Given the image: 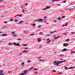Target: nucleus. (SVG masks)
I'll return each mask as SVG.
<instances>
[{
	"label": "nucleus",
	"instance_id": "62",
	"mask_svg": "<svg viewBox=\"0 0 75 75\" xmlns=\"http://www.w3.org/2000/svg\"><path fill=\"white\" fill-rule=\"evenodd\" d=\"M35 21V22H36L37 21V20H35V21Z\"/></svg>",
	"mask_w": 75,
	"mask_h": 75
},
{
	"label": "nucleus",
	"instance_id": "63",
	"mask_svg": "<svg viewBox=\"0 0 75 75\" xmlns=\"http://www.w3.org/2000/svg\"><path fill=\"white\" fill-rule=\"evenodd\" d=\"M60 6V4H59L58 5V6Z\"/></svg>",
	"mask_w": 75,
	"mask_h": 75
},
{
	"label": "nucleus",
	"instance_id": "22",
	"mask_svg": "<svg viewBox=\"0 0 75 75\" xmlns=\"http://www.w3.org/2000/svg\"><path fill=\"white\" fill-rule=\"evenodd\" d=\"M44 21H46V17H44Z\"/></svg>",
	"mask_w": 75,
	"mask_h": 75
},
{
	"label": "nucleus",
	"instance_id": "26",
	"mask_svg": "<svg viewBox=\"0 0 75 75\" xmlns=\"http://www.w3.org/2000/svg\"><path fill=\"white\" fill-rule=\"evenodd\" d=\"M57 20H61V19L60 18H57Z\"/></svg>",
	"mask_w": 75,
	"mask_h": 75
},
{
	"label": "nucleus",
	"instance_id": "11",
	"mask_svg": "<svg viewBox=\"0 0 75 75\" xmlns=\"http://www.w3.org/2000/svg\"><path fill=\"white\" fill-rule=\"evenodd\" d=\"M28 52V51H23L22 52V53H27Z\"/></svg>",
	"mask_w": 75,
	"mask_h": 75
},
{
	"label": "nucleus",
	"instance_id": "9",
	"mask_svg": "<svg viewBox=\"0 0 75 75\" xmlns=\"http://www.w3.org/2000/svg\"><path fill=\"white\" fill-rule=\"evenodd\" d=\"M59 56L61 57H63L64 56V55L63 54H60L59 55Z\"/></svg>",
	"mask_w": 75,
	"mask_h": 75
},
{
	"label": "nucleus",
	"instance_id": "43",
	"mask_svg": "<svg viewBox=\"0 0 75 75\" xmlns=\"http://www.w3.org/2000/svg\"><path fill=\"white\" fill-rule=\"evenodd\" d=\"M39 61H40L42 62V61H44V60H41L40 59V60H39Z\"/></svg>",
	"mask_w": 75,
	"mask_h": 75
},
{
	"label": "nucleus",
	"instance_id": "37",
	"mask_svg": "<svg viewBox=\"0 0 75 75\" xmlns=\"http://www.w3.org/2000/svg\"><path fill=\"white\" fill-rule=\"evenodd\" d=\"M13 45V44H11V43H9V45Z\"/></svg>",
	"mask_w": 75,
	"mask_h": 75
},
{
	"label": "nucleus",
	"instance_id": "36",
	"mask_svg": "<svg viewBox=\"0 0 75 75\" xmlns=\"http://www.w3.org/2000/svg\"><path fill=\"white\" fill-rule=\"evenodd\" d=\"M23 45L24 46H26L27 45V44H24Z\"/></svg>",
	"mask_w": 75,
	"mask_h": 75
},
{
	"label": "nucleus",
	"instance_id": "28",
	"mask_svg": "<svg viewBox=\"0 0 75 75\" xmlns=\"http://www.w3.org/2000/svg\"><path fill=\"white\" fill-rule=\"evenodd\" d=\"M17 21H18V20L16 19H15L14 20V21H15V22H17Z\"/></svg>",
	"mask_w": 75,
	"mask_h": 75
},
{
	"label": "nucleus",
	"instance_id": "7",
	"mask_svg": "<svg viewBox=\"0 0 75 75\" xmlns=\"http://www.w3.org/2000/svg\"><path fill=\"white\" fill-rule=\"evenodd\" d=\"M51 1H52V2H53L54 1H59V0H51Z\"/></svg>",
	"mask_w": 75,
	"mask_h": 75
},
{
	"label": "nucleus",
	"instance_id": "53",
	"mask_svg": "<svg viewBox=\"0 0 75 75\" xmlns=\"http://www.w3.org/2000/svg\"><path fill=\"white\" fill-rule=\"evenodd\" d=\"M8 73H11V71H8Z\"/></svg>",
	"mask_w": 75,
	"mask_h": 75
},
{
	"label": "nucleus",
	"instance_id": "60",
	"mask_svg": "<svg viewBox=\"0 0 75 75\" xmlns=\"http://www.w3.org/2000/svg\"><path fill=\"white\" fill-rule=\"evenodd\" d=\"M7 22H5L4 23H7Z\"/></svg>",
	"mask_w": 75,
	"mask_h": 75
},
{
	"label": "nucleus",
	"instance_id": "40",
	"mask_svg": "<svg viewBox=\"0 0 75 75\" xmlns=\"http://www.w3.org/2000/svg\"><path fill=\"white\" fill-rule=\"evenodd\" d=\"M17 44L15 42H13V44L14 45H16Z\"/></svg>",
	"mask_w": 75,
	"mask_h": 75
},
{
	"label": "nucleus",
	"instance_id": "32",
	"mask_svg": "<svg viewBox=\"0 0 75 75\" xmlns=\"http://www.w3.org/2000/svg\"><path fill=\"white\" fill-rule=\"evenodd\" d=\"M63 35H66V33H65V34H64V33H63Z\"/></svg>",
	"mask_w": 75,
	"mask_h": 75
},
{
	"label": "nucleus",
	"instance_id": "8",
	"mask_svg": "<svg viewBox=\"0 0 75 75\" xmlns=\"http://www.w3.org/2000/svg\"><path fill=\"white\" fill-rule=\"evenodd\" d=\"M7 35V34H3L2 35V36H3L4 37L6 36Z\"/></svg>",
	"mask_w": 75,
	"mask_h": 75
},
{
	"label": "nucleus",
	"instance_id": "21",
	"mask_svg": "<svg viewBox=\"0 0 75 75\" xmlns=\"http://www.w3.org/2000/svg\"><path fill=\"white\" fill-rule=\"evenodd\" d=\"M33 69V67H31V68H30V69H28L27 71H30L31 70V69Z\"/></svg>",
	"mask_w": 75,
	"mask_h": 75
},
{
	"label": "nucleus",
	"instance_id": "44",
	"mask_svg": "<svg viewBox=\"0 0 75 75\" xmlns=\"http://www.w3.org/2000/svg\"><path fill=\"white\" fill-rule=\"evenodd\" d=\"M40 35H42V32H40Z\"/></svg>",
	"mask_w": 75,
	"mask_h": 75
},
{
	"label": "nucleus",
	"instance_id": "61",
	"mask_svg": "<svg viewBox=\"0 0 75 75\" xmlns=\"http://www.w3.org/2000/svg\"><path fill=\"white\" fill-rule=\"evenodd\" d=\"M41 58V57H38V59H40V58Z\"/></svg>",
	"mask_w": 75,
	"mask_h": 75
},
{
	"label": "nucleus",
	"instance_id": "19",
	"mask_svg": "<svg viewBox=\"0 0 75 75\" xmlns=\"http://www.w3.org/2000/svg\"><path fill=\"white\" fill-rule=\"evenodd\" d=\"M71 34H75V32H71Z\"/></svg>",
	"mask_w": 75,
	"mask_h": 75
},
{
	"label": "nucleus",
	"instance_id": "41",
	"mask_svg": "<svg viewBox=\"0 0 75 75\" xmlns=\"http://www.w3.org/2000/svg\"><path fill=\"white\" fill-rule=\"evenodd\" d=\"M66 2H67V1H63V3H66Z\"/></svg>",
	"mask_w": 75,
	"mask_h": 75
},
{
	"label": "nucleus",
	"instance_id": "31",
	"mask_svg": "<svg viewBox=\"0 0 75 75\" xmlns=\"http://www.w3.org/2000/svg\"><path fill=\"white\" fill-rule=\"evenodd\" d=\"M73 8H71L70 9H69V11H71V10H72L73 9Z\"/></svg>",
	"mask_w": 75,
	"mask_h": 75
},
{
	"label": "nucleus",
	"instance_id": "3",
	"mask_svg": "<svg viewBox=\"0 0 75 75\" xmlns=\"http://www.w3.org/2000/svg\"><path fill=\"white\" fill-rule=\"evenodd\" d=\"M59 37L60 36H56V35H55L54 37V39H57L59 38Z\"/></svg>",
	"mask_w": 75,
	"mask_h": 75
},
{
	"label": "nucleus",
	"instance_id": "17",
	"mask_svg": "<svg viewBox=\"0 0 75 75\" xmlns=\"http://www.w3.org/2000/svg\"><path fill=\"white\" fill-rule=\"evenodd\" d=\"M70 41V39H67L66 40V42H67V41Z\"/></svg>",
	"mask_w": 75,
	"mask_h": 75
},
{
	"label": "nucleus",
	"instance_id": "42",
	"mask_svg": "<svg viewBox=\"0 0 75 75\" xmlns=\"http://www.w3.org/2000/svg\"><path fill=\"white\" fill-rule=\"evenodd\" d=\"M18 16L20 17H22V15H18Z\"/></svg>",
	"mask_w": 75,
	"mask_h": 75
},
{
	"label": "nucleus",
	"instance_id": "12",
	"mask_svg": "<svg viewBox=\"0 0 75 75\" xmlns=\"http://www.w3.org/2000/svg\"><path fill=\"white\" fill-rule=\"evenodd\" d=\"M75 68V66L74 67H69V69H73Z\"/></svg>",
	"mask_w": 75,
	"mask_h": 75
},
{
	"label": "nucleus",
	"instance_id": "30",
	"mask_svg": "<svg viewBox=\"0 0 75 75\" xmlns=\"http://www.w3.org/2000/svg\"><path fill=\"white\" fill-rule=\"evenodd\" d=\"M24 64V63L22 62V66H23V65Z\"/></svg>",
	"mask_w": 75,
	"mask_h": 75
},
{
	"label": "nucleus",
	"instance_id": "46",
	"mask_svg": "<svg viewBox=\"0 0 75 75\" xmlns=\"http://www.w3.org/2000/svg\"><path fill=\"white\" fill-rule=\"evenodd\" d=\"M35 74H38V72H37V71H35Z\"/></svg>",
	"mask_w": 75,
	"mask_h": 75
},
{
	"label": "nucleus",
	"instance_id": "16",
	"mask_svg": "<svg viewBox=\"0 0 75 75\" xmlns=\"http://www.w3.org/2000/svg\"><path fill=\"white\" fill-rule=\"evenodd\" d=\"M23 22V21H21L20 22H19L18 23V24H20V23H22Z\"/></svg>",
	"mask_w": 75,
	"mask_h": 75
},
{
	"label": "nucleus",
	"instance_id": "4",
	"mask_svg": "<svg viewBox=\"0 0 75 75\" xmlns=\"http://www.w3.org/2000/svg\"><path fill=\"white\" fill-rule=\"evenodd\" d=\"M3 71L2 70H1L0 71V75H4V74L3 73Z\"/></svg>",
	"mask_w": 75,
	"mask_h": 75
},
{
	"label": "nucleus",
	"instance_id": "45",
	"mask_svg": "<svg viewBox=\"0 0 75 75\" xmlns=\"http://www.w3.org/2000/svg\"><path fill=\"white\" fill-rule=\"evenodd\" d=\"M56 72V71L55 70H53L52 71V72Z\"/></svg>",
	"mask_w": 75,
	"mask_h": 75
},
{
	"label": "nucleus",
	"instance_id": "47",
	"mask_svg": "<svg viewBox=\"0 0 75 75\" xmlns=\"http://www.w3.org/2000/svg\"><path fill=\"white\" fill-rule=\"evenodd\" d=\"M68 24V23H67L66 24H65V25L66 26H67Z\"/></svg>",
	"mask_w": 75,
	"mask_h": 75
},
{
	"label": "nucleus",
	"instance_id": "64",
	"mask_svg": "<svg viewBox=\"0 0 75 75\" xmlns=\"http://www.w3.org/2000/svg\"><path fill=\"white\" fill-rule=\"evenodd\" d=\"M64 26H65V25H63V27H64Z\"/></svg>",
	"mask_w": 75,
	"mask_h": 75
},
{
	"label": "nucleus",
	"instance_id": "34",
	"mask_svg": "<svg viewBox=\"0 0 75 75\" xmlns=\"http://www.w3.org/2000/svg\"><path fill=\"white\" fill-rule=\"evenodd\" d=\"M67 69V67H65V70H67V69Z\"/></svg>",
	"mask_w": 75,
	"mask_h": 75
},
{
	"label": "nucleus",
	"instance_id": "33",
	"mask_svg": "<svg viewBox=\"0 0 75 75\" xmlns=\"http://www.w3.org/2000/svg\"><path fill=\"white\" fill-rule=\"evenodd\" d=\"M72 53H75V52L74 51H72V52H71V54H72Z\"/></svg>",
	"mask_w": 75,
	"mask_h": 75
},
{
	"label": "nucleus",
	"instance_id": "51",
	"mask_svg": "<svg viewBox=\"0 0 75 75\" xmlns=\"http://www.w3.org/2000/svg\"><path fill=\"white\" fill-rule=\"evenodd\" d=\"M58 74H62V73H58Z\"/></svg>",
	"mask_w": 75,
	"mask_h": 75
},
{
	"label": "nucleus",
	"instance_id": "10",
	"mask_svg": "<svg viewBox=\"0 0 75 75\" xmlns=\"http://www.w3.org/2000/svg\"><path fill=\"white\" fill-rule=\"evenodd\" d=\"M41 39H40V38H38V42H40L41 41Z\"/></svg>",
	"mask_w": 75,
	"mask_h": 75
},
{
	"label": "nucleus",
	"instance_id": "38",
	"mask_svg": "<svg viewBox=\"0 0 75 75\" xmlns=\"http://www.w3.org/2000/svg\"><path fill=\"white\" fill-rule=\"evenodd\" d=\"M41 27V25H39L38 26V28H40Z\"/></svg>",
	"mask_w": 75,
	"mask_h": 75
},
{
	"label": "nucleus",
	"instance_id": "52",
	"mask_svg": "<svg viewBox=\"0 0 75 75\" xmlns=\"http://www.w3.org/2000/svg\"><path fill=\"white\" fill-rule=\"evenodd\" d=\"M38 69H34V70H35V71L37 70Z\"/></svg>",
	"mask_w": 75,
	"mask_h": 75
},
{
	"label": "nucleus",
	"instance_id": "13",
	"mask_svg": "<svg viewBox=\"0 0 75 75\" xmlns=\"http://www.w3.org/2000/svg\"><path fill=\"white\" fill-rule=\"evenodd\" d=\"M66 51H67V49L64 48V49H63V52H65Z\"/></svg>",
	"mask_w": 75,
	"mask_h": 75
},
{
	"label": "nucleus",
	"instance_id": "55",
	"mask_svg": "<svg viewBox=\"0 0 75 75\" xmlns=\"http://www.w3.org/2000/svg\"><path fill=\"white\" fill-rule=\"evenodd\" d=\"M10 21H13V19H10Z\"/></svg>",
	"mask_w": 75,
	"mask_h": 75
},
{
	"label": "nucleus",
	"instance_id": "6",
	"mask_svg": "<svg viewBox=\"0 0 75 75\" xmlns=\"http://www.w3.org/2000/svg\"><path fill=\"white\" fill-rule=\"evenodd\" d=\"M68 45V43H64L63 44V46H67Z\"/></svg>",
	"mask_w": 75,
	"mask_h": 75
},
{
	"label": "nucleus",
	"instance_id": "1",
	"mask_svg": "<svg viewBox=\"0 0 75 75\" xmlns=\"http://www.w3.org/2000/svg\"><path fill=\"white\" fill-rule=\"evenodd\" d=\"M65 62V60L62 61H61V62H60V61L56 62V61H55L54 62V65H55L57 66H58L59 64L62 63L63 62Z\"/></svg>",
	"mask_w": 75,
	"mask_h": 75
},
{
	"label": "nucleus",
	"instance_id": "49",
	"mask_svg": "<svg viewBox=\"0 0 75 75\" xmlns=\"http://www.w3.org/2000/svg\"><path fill=\"white\" fill-rule=\"evenodd\" d=\"M46 9V8H42V10H45Z\"/></svg>",
	"mask_w": 75,
	"mask_h": 75
},
{
	"label": "nucleus",
	"instance_id": "50",
	"mask_svg": "<svg viewBox=\"0 0 75 75\" xmlns=\"http://www.w3.org/2000/svg\"><path fill=\"white\" fill-rule=\"evenodd\" d=\"M25 49L27 50V49H28V48H25Z\"/></svg>",
	"mask_w": 75,
	"mask_h": 75
},
{
	"label": "nucleus",
	"instance_id": "59",
	"mask_svg": "<svg viewBox=\"0 0 75 75\" xmlns=\"http://www.w3.org/2000/svg\"><path fill=\"white\" fill-rule=\"evenodd\" d=\"M17 16H18V15H17L15 16V17H17Z\"/></svg>",
	"mask_w": 75,
	"mask_h": 75
},
{
	"label": "nucleus",
	"instance_id": "48",
	"mask_svg": "<svg viewBox=\"0 0 75 75\" xmlns=\"http://www.w3.org/2000/svg\"><path fill=\"white\" fill-rule=\"evenodd\" d=\"M17 36V35H13V37H15V36Z\"/></svg>",
	"mask_w": 75,
	"mask_h": 75
},
{
	"label": "nucleus",
	"instance_id": "14",
	"mask_svg": "<svg viewBox=\"0 0 75 75\" xmlns=\"http://www.w3.org/2000/svg\"><path fill=\"white\" fill-rule=\"evenodd\" d=\"M21 12L23 13H24L25 12V10L24 9H23L21 11Z\"/></svg>",
	"mask_w": 75,
	"mask_h": 75
},
{
	"label": "nucleus",
	"instance_id": "56",
	"mask_svg": "<svg viewBox=\"0 0 75 75\" xmlns=\"http://www.w3.org/2000/svg\"><path fill=\"white\" fill-rule=\"evenodd\" d=\"M41 45H40L39 46V48H41Z\"/></svg>",
	"mask_w": 75,
	"mask_h": 75
},
{
	"label": "nucleus",
	"instance_id": "20",
	"mask_svg": "<svg viewBox=\"0 0 75 75\" xmlns=\"http://www.w3.org/2000/svg\"><path fill=\"white\" fill-rule=\"evenodd\" d=\"M34 35V34H30V35H29L30 36H32L33 35Z\"/></svg>",
	"mask_w": 75,
	"mask_h": 75
},
{
	"label": "nucleus",
	"instance_id": "54",
	"mask_svg": "<svg viewBox=\"0 0 75 75\" xmlns=\"http://www.w3.org/2000/svg\"><path fill=\"white\" fill-rule=\"evenodd\" d=\"M50 41L49 42H47V43L48 44V43H50Z\"/></svg>",
	"mask_w": 75,
	"mask_h": 75
},
{
	"label": "nucleus",
	"instance_id": "18",
	"mask_svg": "<svg viewBox=\"0 0 75 75\" xmlns=\"http://www.w3.org/2000/svg\"><path fill=\"white\" fill-rule=\"evenodd\" d=\"M50 8V6H47V7L46 8H45L46 9H47L49 8Z\"/></svg>",
	"mask_w": 75,
	"mask_h": 75
},
{
	"label": "nucleus",
	"instance_id": "25",
	"mask_svg": "<svg viewBox=\"0 0 75 75\" xmlns=\"http://www.w3.org/2000/svg\"><path fill=\"white\" fill-rule=\"evenodd\" d=\"M12 35L14 34H15V32H12Z\"/></svg>",
	"mask_w": 75,
	"mask_h": 75
},
{
	"label": "nucleus",
	"instance_id": "2",
	"mask_svg": "<svg viewBox=\"0 0 75 75\" xmlns=\"http://www.w3.org/2000/svg\"><path fill=\"white\" fill-rule=\"evenodd\" d=\"M27 71L25 70L23 71V73H22L21 74H19V75H23L25 74H27Z\"/></svg>",
	"mask_w": 75,
	"mask_h": 75
},
{
	"label": "nucleus",
	"instance_id": "15",
	"mask_svg": "<svg viewBox=\"0 0 75 75\" xmlns=\"http://www.w3.org/2000/svg\"><path fill=\"white\" fill-rule=\"evenodd\" d=\"M15 45L16 46H19L20 45V44L19 43H18L17 44H16Z\"/></svg>",
	"mask_w": 75,
	"mask_h": 75
},
{
	"label": "nucleus",
	"instance_id": "27",
	"mask_svg": "<svg viewBox=\"0 0 75 75\" xmlns=\"http://www.w3.org/2000/svg\"><path fill=\"white\" fill-rule=\"evenodd\" d=\"M35 25V23H33V26L34 27Z\"/></svg>",
	"mask_w": 75,
	"mask_h": 75
},
{
	"label": "nucleus",
	"instance_id": "23",
	"mask_svg": "<svg viewBox=\"0 0 75 75\" xmlns=\"http://www.w3.org/2000/svg\"><path fill=\"white\" fill-rule=\"evenodd\" d=\"M65 18V16H62L61 18Z\"/></svg>",
	"mask_w": 75,
	"mask_h": 75
},
{
	"label": "nucleus",
	"instance_id": "58",
	"mask_svg": "<svg viewBox=\"0 0 75 75\" xmlns=\"http://www.w3.org/2000/svg\"><path fill=\"white\" fill-rule=\"evenodd\" d=\"M54 32H51V33H54Z\"/></svg>",
	"mask_w": 75,
	"mask_h": 75
},
{
	"label": "nucleus",
	"instance_id": "35",
	"mask_svg": "<svg viewBox=\"0 0 75 75\" xmlns=\"http://www.w3.org/2000/svg\"><path fill=\"white\" fill-rule=\"evenodd\" d=\"M27 62L30 63V61L29 60H27Z\"/></svg>",
	"mask_w": 75,
	"mask_h": 75
},
{
	"label": "nucleus",
	"instance_id": "29",
	"mask_svg": "<svg viewBox=\"0 0 75 75\" xmlns=\"http://www.w3.org/2000/svg\"><path fill=\"white\" fill-rule=\"evenodd\" d=\"M17 40L18 41H20L21 40V39H20V38H18L17 39Z\"/></svg>",
	"mask_w": 75,
	"mask_h": 75
},
{
	"label": "nucleus",
	"instance_id": "39",
	"mask_svg": "<svg viewBox=\"0 0 75 75\" xmlns=\"http://www.w3.org/2000/svg\"><path fill=\"white\" fill-rule=\"evenodd\" d=\"M28 3H26V4H25V6H27L28 5Z\"/></svg>",
	"mask_w": 75,
	"mask_h": 75
},
{
	"label": "nucleus",
	"instance_id": "5",
	"mask_svg": "<svg viewBox=\"0 0 75 75\" xmlns=\"http://www.w3.org/2000/svg\"><path fill=\"white\" fill-rule=\"evenodd\" d=\"M37 21L39 22H41L42 21V19L40 18L38 19H37Z\"/></svg>",
	"mask_w": 75,
	"mask_h": 75
},
{
	"label": "nucleus",
	"instance_id": "24",
	"mask_svg": "<svg viewBox=\"0 0 75 75\" xmlns=\"http://www.w3.org/2000/svg\"><path fill=\"white\" fill-rule=\"evenodd\" d=\"M57 21L56 20H55L54 21H53V23H56V22H57Z\"/></svg>",
	"mask_w": 75,
	"mask_h": 75
},
{
	"label": "nucleus",
	"instance_id": "57",
	"mask_svg": "<svg viewBox=\"0 0 75 75\" xmlns=\"http://www.w3.org/2000/svg\"><path fill=\"white\" fill-rule=\"evenodd\" d=\"M50 40V39H49V38H48V39H46V40Z\"/></svg>",
	"mask_w": 75,
	"mask_h": 75
}]
</instances>
